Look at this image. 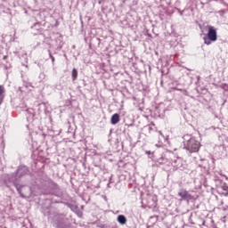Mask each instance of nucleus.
<instances>
[{"label": "nucleus", "mask_w": 228, "mask_h": 228, "mask_svg": "<svg viewBox=\"0 0 228 228\" xmlns=\"http://www.w3.org/2000/svg\"><path fill=\"white\" fill-rule=\"evenodd\" d=\"M118 222L120 225H126L127 224V218L124 215L118 216Z\"/></svg>", "instance_id": "6e6552de"}, {"label": "nucleus", "mask_w": 228, "mask_h": 228, "mask_svg": "<svg viewBox=\"0 0 228 228\" xmlns=\"http://www.w3.org/2000/svg\"><path fill=\"white\" fill-rule=\"evenodd\" d=\"M173 167L175 170L183 168V159L181 158H176L173 162Z\"/></svg>", "instance_id": "423d86ee"}, {"label": "nucleus", "mask_w": 228, "mask_h": 228, "mask_svg": "<svg viewBox=\"0 0 228 228\" xmlns=\"http://www.w3.org/2000/svg\"><path fill=\"white\" fill-rule=\"evenodd\" d=\"M6 186H8V183H5Z\"/></svg>", "instance_id": "4468645a"}, {"label": "nucleus", "mask_w": 228, "mask_h": 228, "mask_svg": "<svg viewBox=\"0 0 228 228\" xmlns=\"http://www.w3.org/2000/svg\"><path fill=\"white\" fill-rule=\"evenodd\" d=\"M29 170L28 169V167L26 166H20L17 170V175L18 177H22V175H26Z\"/></svg>", "instance_id": "39448f33"}, {"label": "nucleus", "mask_w": 228, "mask_h": 228, "mask_svg": "<svg viewBox=\"0 0 228 228\" xmlns=\"http://www.w3.org/2000/svg\"><path fill=\"white\" fill-rule=\"evenodd\" d=\"M49 57L52 60L53 65H54V56L51 53V50H48Z\"/></svg>", "instance_id": "f8f14e48"}, {"label": "nucleus", "mask_w": 228, "mask_h": 228, "mask_svg": "<svg viewBox=\"0 0 228 228\" xmlns=\"http://www.w3.org/2000/svg\"><path fill=\"white\" fill-rule=\"evenodd\" d=\"M3 101H4V86H0V106L3 104Z\"/></svg>", "instance_id": "1a4fd4ad"}, {"label": "nucleus", "mask_w": 228, "mask_h": 228, "mask_svg": "<svg viewBox=\"0 0 228 228\" xmlns=\"http://www.w3.org/2000/svg\"><path fill=\"white\" fill-rule=\"evenodd\" d=\"M149 130H150V131H152V127L150 126V127H149Z\"/></svg>", "instance_id": "ddd939ff"}, {"label": "nucleus", "mask_w": 228, "mask_h": 228, "mask_svg": "<svg viewBox=\"0 0 228 228\" xmlns=\"http://www.w3.org/2000/svg\"><path fill=\"white\" fill-rule=\"evenodd\" d=\"M179 197H181L182 200H186V202H190V200H193V196L188 192V191L184 189H181L178 192Z\"/></svg>", "instance_id": "20e7f679"}, {"label": "nucleus", "mask_w": 228, "mask_h": 228, "mask_svg": "<svg viewBox=\"0 0 228 228\" xmlns=\"http://www.w3.org/2000/svg\"><path fill=\"white\" fill-rule=\"evenodd\" d=\"M211 42L208 37H204V44H206V45H211Z\"/></svg>", "instance_id": "9b49d317"}, {"label": "nucleus", "mask_w": 228, "mask_h": 228, "mask_svg": "<svg viewBox=\"0 0 228 228\" xmlns=\"http://www.w3.org/2000/svg\"><path fill=\"white\" fill-rule=\"evenodd\" d=\"M207 37L208 38H209V40H211V42H216V40H218V36L216 34V29H215V27H208V32L207 34Z\"/></svg>", "instance_id": "7ed1b4c3"}, {"label": "nucleus", "mask_w": 228, "mask_h": 228, "mask_svg": "<svg viewBox=\"0 0 228 228\" xmlns=\"http://www.w3.org/2000/svg\"><path fill=\"white\" fill-rule=\"evenodd\" d=\"M17 191L20 193V197L23 199H28L31 197V187L26 185H19L14 183Z\"/></svg>", "instance_id": "f03ea898"}, {"label": "nucleus", "mask_w": 228, "mask_h": 228, "mask_svg": "<svg viewBox=\"0 0 228 228\" xmlns=\"http://www.w3.org/2000/svg\"><path fill=\"white\" fill-rule=\"evenodd\" d=\"M184 149L191 152H199L200 149V142L194 138L189 139L186 142H184Z\"/></svg>", "instance_id": "f257e3e1"}, {"label": "nucleus", "mask_w": 228, "mask_h": 228, "mask_svg": "<svg viewBox=\"0 0 228 228\" xmlns=\"http://www.w3.org/2000/svg\"><path fill=\"white\" fill-rule=\"evenodd\" d=\"M118 122H120V115H118V113L112 115L110 118V124H112V126H115L116 124H118Z\"/></svg>", "instance_id": "0eeeda50"}, {"label": "nucleus", "mask_w": 228, "mask_h": 228, "mask_svg": "<svg viewBox=\"0 0 228 228\" xmlns=\"http://www.w3.org/2000/svg\"><path fill=\"white\" fill-rule=\"evenodd\" d=\"M71 76H72V80H73V81H76V79H77V69L76 68H74V69H72V74H71Z\"/></svg>", "instance_id": "9d476101"}]
</instances>
